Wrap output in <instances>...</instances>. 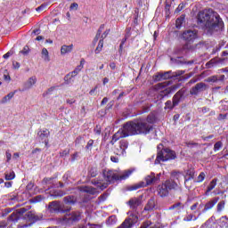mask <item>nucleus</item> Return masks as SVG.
I'll list each match as a JSON object with an SVG mask.
<instances>
[{
	"instance_id": "f257e3e1",
	"label": "nucleus",
	"mask_w": 228,
	"mask_h": 228,
	"mask_svg": "<svg viewBox=\"0 0 228 228\" xmlns=\"http://www.w3.org/2000/svg\"><path fill=\"white\" fill-rule=\"evenodd\" d=\"M154 122V116L150 115L146 119H139L135 121H130L124 125L114 135L110 141L111 145L117 143L120 138H127V136H133L134 134H147L151 133L152 129V124Z\"/></svg>"
},
{
	"instance_id": "f03ea898",
	"label": "nucleus",
	"mask_w": 228,
	"mask_h": 228,
	"mask_svg": "<svg viewBox=\"0 0 228 228\" xmlns=\"http://www.w3.org/2000/svg\"><path fill=\"white\" fill-rule=\"evenodd\" d=\"M133 172H134V168L127 169L121 172L110 169L104 170L103 176L106 182L99 180L94 181V183L97 185V188H100V190H104L108 188V184H110V183H113V181H126V179H128L129 175H131Z\"/></svg>"
},
{
	"instance_id": "7ed1b4c3",
	"label": "nucleus",
	"mask_w": 228,
	"mask_h": 228,
	"mask_svg": "<svg viewBox=\"0 0 228 228\" xmlns=\"http://www.w3.org/2000/svg\"><path fill=\"white\" fill-rule=\"evenodd\" d=\"M198 24L206 28L208 31H213L220 24L221 20L218 13L211 9L200 11L197 15Z\"/></svg>"
},
{
	"instance_id": "20e7f679",
	"label": "nucleus",
	"mask_w": 228,
	"mask_h": 228,
	"mask_svg": "<svg viewBox=\"0 0 228 228\" xmlns=\"http://www.w3.org/2000/svg\"><path fill=\"white\" fill-rule=\"evenodd\" d=\"M161 174L155 175L154 173H151V175H148L144 181L141 182L139 183H136L135 185L132 186L130 188L131 191L138 190L139 188H145V186H151V184H156V183H159V177Z\"/></svg>"
},
{
	"instance_id": "39448f33",
	"label": "nucleus",
	"mask_w": 228,
	"mask_h": 228,
	"mask_svg": "<svg viewBox=\"0 0 228 228\" xmlns=\"http://www.w3.org/2000/svg\"><path fill=\"white\" fill-rule=\"evenodd\" d=\"M179 185L174 180H167L158 187V193L160 197H167L169 190H175Z\"/></svg>"
},
{
	"instance_id": "423d86ee",
	"label": "nucleus",
	"mask_w": 228,
	"mask_h": 228,
	"mask_svg": "<svg viewBox=\"0 0 228 228\" xmlns=\"http://www.w3.org/2000/svg\"><path fill=\"white\" fill-rule=\"evenodd\" d=\"M168 159H175V151L170 149H164L158 152L155 165H158L160 161H168Z\"/></svg>"
},
{
	"instance_id": "0eeeda50",
	"label": "nucleus",
	"mask_w": 228,
	"mask_h": 228,
	"mask_svg": "<svg viewBox=\"0 0 228 228\" xmlns=\"http://www.w3.org/2000/svg\"><path fill=\"white\" fill-rule=\"evenodd\" d=\"M184 71L178 70L175 72L167 71L165 73H158L155 75V81H163L164 79H170V77H178V76H183Z\"/></svg>"
},
{
	"instance_id": "6e6552de",
	"label": "nucleus",
	"mask_w": 228,
	"mask_h": 228,
	"mask_svg": "<svg viewBox=\"0 0 228 228\" xmlns=\"http://www.w3.org/2000/svg\"><path fill=\"white\" fill-rule=\"evenodd\" d=\"M179 86H180L179 84L174 85L170 87H167V85L165 84H159L157 86V90H159L162 97H165V95H168V94H172V92H175V90H177Z\"/></svg>"
},
{
	"instance_id": "1a4fd4ad",
	"label": "nucleus",
	"mask_w": 228,
	"mask_h": 228,
	"mask_svg": "<svg viewBox=\"0 0 228 228\" xmlns=\"http://www.w3.org/2000/svg\"><path fill=\"white\" fill-rule=\"evenodd\" d=\"M128 147H129V142H127V140L126 139H122L118 142V145L116 147L115 153L118 156H124Z\"/></svg>"
},
{
	"instance_id": "9d476101",
	"label": "nucleus",
	"mask_w": 228,
	"mask_h": 228,
	"mask_svg": "<svg viewBox=\"0 0 228 228\" xmlns=\"http://www.w3.org/2000/svg\"><path fill=\"white\" fill-rule=\"evenodd\" d=\"M138 222V216L135 215H130L128 218H126L119 227L118 228H131L134 224Z\"/></svg>"
},
{
	"instance_id": "9b49d317",
	"label": "nucleus",
	"mask_w": 228,
	"mask_h": 228,
	"mask_svg": "<svg viewBox=\"0 0 228 228\" xmlns=\"http://www.w3.org/2000/svg\"><path fill=\"white\" fill-rule=\"evenodd\" d=\"M182 37L186 42H193L197 38V30H185Z\"/></svg>"
},
{
	"instance_id": "f8f14e48",
	"label": "nucleus",
	"mask_w": 228,
	"mask_h": 228,
	"mask_svg": "<svg viewBox=\"0 0 228 228\" xmlns=\"http://www.w3.org/2000/svg\"><path fill=\"white\" fill-rule=\"evenodd\" d=\"M81 214L79 212H72L71 214L64 216V222H67L68 224H70V222H77Z\"/></svg>"
},
{
	"instance_id": "ddd939ff",
	"label": "nucleus",
	"mask_w": 228,
	"mask_h": 228,
	"mask_svg": "<svg viewBox=\"0 0 228 228\" xmlns=\"http://www.w3.org/2000/svg\"><path fill=\"white\" fill-rule=\"evenodd\" d=\"M37 85V77L35 76L30 77L24 84H23V90H30Z\"/></svg>"
},
{
	"instance_id": "4468645a",
	"label": "nucleus",
	"mask_w": 228,
	"mask_h": 228,
	"mask_svg": "<svg viewBox=\"0 0 228 228\" xmlns=\"http://www.w3.org/2000/svg\"><path fill=\"white\" fill-rule=\"evenodd\" d=\"M207 86L204 83H199L194 87L191 88V95H197L200 92H204L206 90Z\"/></svg>"
},
{
	"instance_id": "2eb2a0df",
	"label": "nucleus",
	"mask_w": 228,
	"mask_h": 228,
	"mask_svg": "<svg viewBox=\"0 0 228 228\" xmlns=\"http://www.w3.org/2000/svg\"><path fill=\"white\" fill-rule=\"evenodd\" d=\"M78 190L84 193H90V195H95V193H99V190H97V188L90 186H80L78 187Z\"/></svg>"
},
{
	"instance_id": "dca6fc26",
	"label": "nucleus",
	"mask_w": 228,
	"mask_h": 228,
	"mask_svg": "<svg viewBox=\"0 0 228 228\" xmlns=\"http://www.w3.org/2000/svg\"><path fill=\"white\" fill-rule=\"evenodd\" d=\"M128 205L131 208V209H136L138 206H142V197L132 198L131 200H129Z\"/></svg>"
},
{
	"instance_id": "f3484780",
	"label": "nucleus",
	"mask_w": 228,
	"mask_h": 228,
	"mask_svg": "<svg viewBox=\"0 0 228 228\" xmlns=\"http://www.w3.org/2000/svg\"><path fill=\"white\" fill-rule=\"evenodd\" d=\"M218 200H220L219 198H214L212 200L208 201L204 206L202 213H206V211H209V209H213V208H215V205L218 202Z\"/></svg>"
},
{
	"instance_id": "a211bd4d",
	"label": "nucleus",
	"mask_w": 228,
	"mask_h": 228,
	"mask_svg": "<svg viewBox=\"0 0 228 228\" xmlns=\"http://www.w3.org/2000/svg\"><path fill=\"white\" fill-rule=\"evenodd\" d=\"M83 69V61H81V64L78 65L75 70L71 71L70 73H69L66 77H65V81H69V77H76V75L78 72H81V70Z\"/></svg>"
},
{
	"instance_id": "6ab92c4d",
	"label": "nucleus",
	"mask_w": 228,
	"mask_h": 228,
	"mask_svg": "<svg viewBox=\"0 0 228 228\" xmlns=\"http://www.w3.org/2000/svg\"><path fill=\"white\" fill-rule=\"evenodd\" d=\"M72 49H74L73 45H62L61 48V54H69V53H72Z\"/></svg>"
},
{
	"instance_id": "aec40b11",
	"label": "nucleus",
	"mask_w": 228,
	"mask_h": 228,
	"mask_svg": "<svg viewBox=\"0 0 228 228\" xmlns=\"http://www.w3.org/2000/svg\"><path fill=\"white\" fill-rule=\"evenodd\" d=\"M49 208L51 211H60L61 209V204L58 201H53L50 203Z\"/></svg>"
},
{
	"instance_id": "412c9836",
	"label": "nucleus",
	"mask_w": 228,
	"mask_h": 228,
	"mask_svg": "<svg viewBox=\"0 0 228 228\" xmlns=\"http://www.w3.org/2000/svg\"><path fill=\"white\" fill-rule=\"evenodd\" d=\"M154 208H156V201L154 200V199H151L148 201L144 209H145V211H152V209H154Z\"/></svg>"
},
{
	"instance_id": "4be33fe9",
	"label": "nucleus",
	"mask_w": 228,
	"mask_h": 228,
	"mask_svg": "<svg viewBox=\"0 0 228 228\" xmlns=\"http://www.w3.org/2000/svg\"><path fill=\"white\" fill-rule=\"evenodd\" d=\"M41 58L44 61H51V57H49V51L46 48H43L41 52Z\"/></svg>"
},
{
	"instance_id": "5701e85b",
	"label": "nucleus",
	"mask_w": 228,
	"mask_h": 228,
	"mask_svg": "<svg viewBox=\"0 0 228 228\" xmlns=\"http://www.w3.org/2000/svg\"><path fill=\"white\" fill-rule=\"evenodd\" d=\"M181 97H183V93L178 92L175 94V96L173 97V105L174 106H177V104H179L180 101H181Z\"/></svg>"
},
{
	"instance_id": "b1692460",
	"label": "nucleus",
	"mask_w": 228,
	"mask_h": 228,
	"mask_svg": "<svg viewBox=\"0 0 228 228\" xmlns=\"http://www.w3.org/2000/svg\"><path fill=\"white\" fill-rule=\"evenodd\" d=\"M4 179L5 181H13V179H15V172L14 171L5 172Z\"/></svg>"
},
{
	"instance_id": "393cba45",
	"label": "nucleus",
	"mask_w": 228,
	"mask_h": 228,
	"mask_svg": "<svg viewBox=\"0 0 228 228\" xmlns=\"http://www.w3.org/2000/svg\"><path fill=\"white\" fill-rule=\"evenodd\" d=\"M37 134H38L39 138H41V140H44L45 138L49 137L50 132L47 129H44V130L38 132Z\"/></svg>"
},
{
	"instance_id": "a878e982",
	"label": "nucleus",
	"mask_w": 228,
	"mask_h": 228,
	"mask_svg": "<svg viewBox=\"0 0 228 228\" xmlns=\"http://www.w3.org/2000/svg\"><path fill=\"white\" fill-rule=\"evenodd\" d=\"M216 186V179H213L211 182H210V183H209V185H208V189H207V194L208 193H209V191H212V190H215V187Z\"/></svg>"
},
{
	"instance_id": "bb28decb",
	"label": "nucleus",
	"mask_w": 228,
	"mask_h": 228,
	"mask_svg": "<svg viewBox=\"0 0 228 228\" xmlns=\"http://www.w3.org/2000/svg\"><path fill=\"white\" fill-rule=\"evenodd\" d=\"M65 204H74L76 202V198L74 196H67L64 198Z\"/></svg>"
},
{
	"instance_id": "cd10ccee",
	"label": "nucleus",
	"mask_w": 228,
	"mask_h": 228,
	"mask_svg": "<svg viewBox=\"0 0 228 228\" xmlns=\"http://www.w3.org/2000/svg\"><path fill=\"white\" fill-rule=\"evenodd\" d=\"M117 224V216H111L107 220V225H115Z\"/></svg>"
},
{
	"instance_id": "c85d7f7f",
	"label": "nucleus",
	"mask_w": 228,
	"mask_h": 228,
	"mask_svg": "<svg viewBox=\"0 0 228 228\" xmlns=\"http://www.w3.org/2000/svg\"><path fill=\"white\" fill-rule=\"evenodd\" d=\"M13 95H15V94L13 93H9L6 96H4L2 99V102L4 104L6 102H8V101L12 100L13 98Z\"/></svg>"
},
{
	"instance_id": "c756f323",
	"label": "nucleus",
	"mask_w": 228,
	"mask_h": 228,
	"mask_svg": "<svg viewBox=\"0 0 228 228\" xmlns=\"http://www.w3.org/2000/svg\"><path fill=\"white\" fill-rule=\"evenodd\" d=\"M103 45H104V40L102 39V40L99 41L98 45H97V47L95 49V53L96 54H99V53L101 51H102Z\"/></svg>"
},
{
	"instance_id": "7c9ffc66",
	"label": "nucleus",
	"mask_w": 228,
	"mask_h": 228,
	"mask_svg": "<svg viewBox=\"0 0 228 228\" xmlns=\"http://www.w3.org/2000/svg\"><path fill=\"white\" fill-rule=\"evenodd\" d=\"M184 22V17H180L178 19H176L175 21V26L177 28H181V26H183V23Z\"/></svg>"
},
{
	"instance_id": "2f4dec72",
	"label": "nucleus",
	"mask_w": 228,
	"mask_h": 228,
	"mask_svg": "<svg viewBox=\"0 0 228 228\" xmlns=\"http://www.w3.org/2000/svg\"><path fill=\"white\" fill-rule=\"evenodd\" d=\"M225 209V201L222 200L217 204V211H224Z\"/></svg>"
},
{
	"instance_id": "473e14b6",
	"label": "nucleus",
	"mask_w": 228,
	"mask_h": 228,
	"mask_svg": "<svg viewBox=\"0 0 228 228\" xmlns=\"http://www.w3.org/2000/svg\"><path fill=\"white\" fill-rule=\"evenodd\" d=\"M204 179H206V174L204 172H201L198 176L197 183H202Z\"/></svg>"
},
{
	"instance_id": "72a5a7b5",
	"label": "nucleus",
	"mask_w": 228,
	"mask_h": 228,
	"mask_svg": "<svg viewBox=\"0 0 228 228\" xmlns=\"http://www.w3.org/2000/svg\"><path fill=\"white\" fill-rule=\"evenodd\" d=\"M222 149V142H217L214 145V151L216 152L217 151H220Z\"/></svg>"
},
{
	"instance_id": "f704fd0d",
	"label": "nucleus",
	"mask_w": 228,
	"mask_h": 228,
	"mask_svg": "<svg viewBox=\"0 0 228 228\" xmlns=\"http://www.w3.org/2000/svg\"><path fill=\"white\" fill-rule=\"evenodd\" d=\"M174 107H175L174 102H172L171 101H167L166 102V107H165L166 110H172Z\"/></svg>"
},
{
	"instance_id": "c9c22d12",
	"label": "nucleus",
	"mask_w": 228,
	"mask_h": 228,
	"mask_svg": "<svg viewBox=\"0 0 228 228\" xmlns=\"http://www.w3.org/2000/svg\"><path fill=\"white\" fill-rule=\"evenodd\" d=\"M92 147H94V140H89L86 149H87V151H92Z\"/></svg>"
},
{
	"instance_id": "e433bc0d",
	"label": "nucleus",
	"mask_w": 228,
	"mask_h": 228,
	"mask_svg": "<svg viewBox=\"0 0 228 228\" xmlns=\"http://www.w3.org/2000/svg\"><path fill=\"white\" fill-rule=\"evenodd\" d=\"M183 207H181V203H178V204H175V205H173L170 209H176V211H181Z\"/></svg>"
},
{
	"instance_id": "4c0bfd02",
	"label": "nucleus",
	"mask_w": 228,
	"mask_h": 228,
	"mask_svg": "<svg viewBox=\"0 0 228 228\" xmlns=\"http://www.w3.org/2000/svg\"><path fill=\"white\" fill-rule=\"evenodd\" d=\"M5 156H6V161L7 163H10V161L12 160V153H10V151H7L5 152Z\"/></svg>"
},
{
	"instance_id": "58836bf2",
	"label": "nucleus",
	"mask_w": 228,
	"mask_h": 228,
	"mask_svg": "<svg viewBox=\"0 0 228 228\" xmlns=\"http://www.w3.org/2000/svg\"><path fill=\"white\" fill-rule=\"evenodd\" d=\"M208 83H215L216 81H218V77H210L207 79Z\"/></svg>"
},
{
	"instance_id": "ea45409f",
	"label": "nucleus",
	"mask_w": 228,
	"mask_h": 228,
	"mask_svg": "<svg viewBox=\"0 0 228 228\" xmlns=\"http://www.w3.org/2000/svg\"><path fill=\"white\" fill-rule=\"evenodd\" d=\"M193 220V216L192 215H188L183 218L184 222H191Z\"/></svg>"
},
{
	"instance_id": "a19ab883",
	"label": "nucleus",
	"mask_w": 228,
	"mask_h": 228,
	"mask_svg": "<svg viewBox=\"0 0 228 228\" xmlns=\"http://www.w3.org/2000/svg\"><path fill=\"white\" fill-rule=\"evenodd\" d=\"M28 216L31 220H38V217H37L35 214H33V213H31V212H29V213L28 214Z\"/></svg>"
},
{
	"instance_id": "79ce46f5",
	"label": "nucleus",
	"mask_w": 228,
	"mask_h": 228,
	"mask_svg": "<svg viewBox=\"0 0 228 228\" xmlns=\"http://www.w3.org/2000/svg\"><path fill=\"white\" fill-rule=\"evenodd\" d=\"M77 8H79V4H77V3H73L71 4L69 10H77Z\"/></svg>"
},
{
	"instance_id": "37998d69",
	"label": "nucleus",
	"mask_w": 228,
	"mask_h": 228,
	"mask_svg": "<svg viewBox=\"0 0 228 228\" xmlns=\"http://www.w3.org/2000/svg\"><path fill=\"white\" fill-rule=\"evenodd\" d=\"M97 88H99V86H96L94 89H92L89 94L90 95H95L96 92H97Z\"/></svg>"
},
{
	"instance_id": "c03bdc74",
	"label": "nucleus",
	"mask_w": 228,
	"mask_h": 228,
	"mask_svg": "<svg viewBox=\"0 0 228 228\" xmlns=\"http://www.w3.org/2000/svg\"><path fill=\"white\" fill-rule=\"evenodd\" d=\"M183 8H184V4H180L178 5V7L176 8L175 12H181Z\"/></svg>"
},
{
	"instance_id": "a18cd8bd",
	"label": "nucleus",
	"mask_w": 228,
	"mask_h": 228,
	"mask_svg": "<svg viewBox=\"0 0 228 228\" xmlns=\"http://www.w3.org/2000/svg\"><path fill=\"white\" fill-rule=\"evenodd\" d=\"M13 69H20V64L17 61L12 62Z\"/></svg>"
},
{
	"instance_id": "49530a36",
	"label": "nucleus",
	"mask_w": 228,
	"mask_h": 228,
	"mask_svg": "<svg viewBox=\"0 0 228 228\" xmlns=\"http://www.w3.org/2000/svg\"><path fill=\"white\" fill-rule=\"evenodd\" d=\"M20 156V155L19 154V152H15L12 156V159H14V161H17L19 159Z\"/></svg>"
},
{
	"instance_id": "de8ad7c7",
	"label": "nucleus",
	"mask_w": 228,
	"mask_h": 228,
	"mask_svg": "<svg viewBox=\"0 0 228 228\" xmlns=\"http://www.w3.org/2000/svg\"><path fill=\"white\" fill-rule=\"evenodd\" d=\"M12 52H8L7 53L4 54V60H7V58H10L12 56Z\"/></svg>"
},
{
	"instance_id": "09e8293b",
	"label": "nucleus",
	"mask_w": 228,
	"mask_h": 228,
	"mask_svg": "<svg viewBox=\"0 0 228 228\" xmlns=\"http://www.w3.org/2000/svg\"><path fill=\"white\" fill-rule=\"evenodd\" d=\"M110 160H111L113 163H118V158H117V157H110Z\"/></svg>"
},
{
	"instance_id": "8fccbe9b",
	"label": "nucleus",
	"mask_w": 228,
	"mask_h": 228,
	"mask_svg": "<svg viewBox=\"0 0 228 228\" xmlns=\"http://www.w3.org/2000/svg\"><path fill=\"white\" fill-rule=\"evenodd\" d=\"M36 10H37V12H42V10H45V5H41V6L37 7Z\"/></svg>"
},
{
	"instance_id": "3c124183",
	"label": "nucleus",
	"mask_w": 228,
	"mask_h": 228,
	"mask_svg": "<svg viewBox=\"0 0 228 228\" xmlns=\"http://www.w3.org/2000/svg\"><path fill=\"white\" fill-rule=\"evenodd\" d=\"M149 225H151V222L148 221V222L144 223L143 225L141 226L140 228H147V227H149Z\"/></svg>"
},
{
	"instance_id": "603ef678",
	"label": "nucleus",
	"mask_w": 228,
	"mask_h": 228,
	"mask_svg": "<svg viewBox=\"0 0 228 228\" xmlns=\"http://www.w3.org/2000/svg\"><path fill=\"white\" fill-rule=\"evenodd\" d=\"M74 102H76V100H75V99H68V100H67V103H68V104H74Z\"/></svg>"
},
{
	"instance_id": "864d4df0",
	"label": "nucleus",
	"mask_w": 228,
	"mask_h": 228,
	"mask_svg": "<svg viewBox=\"0 0 228 228\" xmlns=\"http://www.w3.org/2000/svg\"><path fill=\"white\" fill-rule=\"evenodd\" d=\"M199 206V203H195L191 207V211H195L197 209V207Z\"/></svg>"
},
{
	"instance_id": "5fc2aeb1",
	"label": "nucleus",
	"mask_w": 228,
	"mask_h": 228,
	"mask_svg": "<svg viewBox=\"0 0 228 228\" xmlns=\"http://www.w3.org/2000/svg\"><path fill=\"white\" fill-rule=\"evenodd\" d=\"M221 220H222L223 222H224V223L226 224V225H228V217H227V216H223V217L221 218Z\"/></svg>"
},
{
	"instance_id": "6e6d98bb",
	"label": "nucleus",
	"mask_w": 228,
	"mask_h": 228,
	"mask_svg": "<svg viewBox=\"0 0 228 228\" xmlns=\"http://www.w3.org/2000/svg\"><path fill=\"white\" fill-rule=\"evenodd\" d=\"M28 51H29V48L24 47V49L22 50V53L23 54H28Z\"/></svg>"
},
{
	"instance_id": "4d7b16f0",
	"label": "nucleus",
	"mask_w": 228,
	"mask_h": 228,
	"mask_svg": "<svg viewBox=\"0 0 228 228\" xmlns=\"http://www.w3.org/2000/svg\"><path fill=\"white\" fill-rule=\"evenodd\" d=\"M224 79H225V76H224V75H221V76L217 78V81H224Z\"/></svg>"
},
{
	"instance_id": "13d9d810",
	"label": "nucleus",
	"mask_w": 228,
	"mask_h": 228,
	"mask_svg": "<svg viewBox=\"0 0 228 228\" xmlns=\"http://www.w3.org/2000/svg\"><path fill=\"white\" fill-rule=\"evenodd\" d=\"M5 187L6 188H12V182H6L5 183Z\"/></svg>"
},
{
	"instance_id": "bf43d9fd",
	"label": "nucleus",
	"mask_w": 228,
	"mask_h": 228,
	"mask_svg": "<svg viewBox=\"0 0 228 228\" xmlns=\"http://www.w3.org/2000/svg\"><path fill=\"white\" fill-rule=\"evenodd\" d=\"M107 102H108V98L105 97V98H103L102 101V105L106 104Z\"/></svg>"
},
{
	"instance_id": "052dcab7",
	"label": "nucleus",
	"mask_w": 228,
	"mask_h": 228,
	"mask_svg": "<svg viewBox=\"0 0 228 228\" xmlns=\"http://www.w3.org/2000/svg\"><path fill=\"white\" fill-rule=\"evenodd\" d=\"M107 83H110V79L108 77L103 78V85H107Z\"/></svg>"
},
{
	"instance_id": "680f3d73",
	"label": "nucleus",
	"mask_w": 228,
	"mask_h": 228,
	"mask_svg": "<svg viewBox=\"0 0 228 228\" xmlns=\"http://www.w3.org/2000/svg\"><path fill=\"white\" fill-rule=\"evenodd\" d=\"M122 49H124V43H121L119 45V53H122Z\"/></svg>"
},
{
	"instance_id": "e2e57ef3",
	"label": "nucleus",
	"mask_w": 228,
	"mask_h": 228,
	"mask_svg": "<svg viewBox=\"0 0 228 228\" xmlns=\"http://www.w3.org/2000/svg\"><path fill=\"white\" fill-rule=\"evenodd\" d=\"M110 69H115V67H116L115 62H111L110 64Z\"/></svg>"
},
{
	"instance_id": "0e129e2a",
	"label": "nucleus",
	"mask_w": 228,
	"mask_h": 228,
	"mask_svg": "<svg viewBox=\"0 0 228 228\" xmlns=\"http://www.w3.org/2000/svg\"><path fill=\"white\" fill-rule=\"evenodd\" d=\"M41 199H42V196H37L36 197L37 202H40Z\"/></svg>"
},
{
	"instance_id": "69168bd1",
	"label": "nucleus",
	"mask_w": 228,
	"mask_h": 228,
	"mask_svg": "<svg viewBox=\"0 0 228 228\" xmlns=\"http://www.w3.org/2000/svg\"><path fill=\"white\" fill-rule=\"evenodd\" d=\"M44 39V37H42V36H38L37 38H36V40H37L38 42L40 41V40H43Z\"/></svg>"
},
{
	"instance_id": "338daca9",
	"label": "nucleus",
	"mask_w": 228,
	"mask_h": 228,
	"mask_svg": "<svg viewBox=\"0 0 228 228\" xmlns=\"http://www.w3.org/2000/svg\"><path fill=\"white\" fill-rule=\"evenodd\" d=\"M95 133H96V134H101V130L100 129L95 130Z\"/></svg>"
},
{
	"instance_id": "774afa93",
	"label": "nucleus",
	"mask_w": 228,
	"mask_h": 228,
	"mask_svg": "<svg viewBox=\"0 0 228 228\" xmlns=\"http://www.w3.org/2000/svg\"><path fill=\"white\" fill-rule=\"evenodd\" d=\"M159 149H163V144H159V146H158V150L159 151Z\"/></svg>"
}]
</instances>
